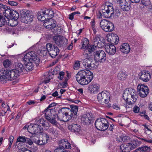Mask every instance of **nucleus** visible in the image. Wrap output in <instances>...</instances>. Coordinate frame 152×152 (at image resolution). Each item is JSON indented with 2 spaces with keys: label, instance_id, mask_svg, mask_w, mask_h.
<instances>
[{
  "label": "nucleus",
  "instance_id": "58836bf2",
  "mask_svg": "<svg viewBox=\"0 0 152 152\" xmlns=\"http://www.w3.org/2000/svg\"><path fill=\"white\" fill-rule=\"evenodd\" d=\"M12 10L10 9V8H8L7 7L6 9L3 12V14L7 18L10 17Z\"/></svg>",
  "mask_w": 152,
  "mask_h": 152
},
{
  "label": "nucleus",
  "instance_id": "f257e3e1",
  "mask_svg": "<svg viewBox=\"0 0 152 152\" xmlns=\"http://www.w3.org/2000/svg\"><path fill=\"white\" fill-rule=\"evenodd\" d=\"M23 60L25 62L24 65L26 71L33 69L34 66L32 62L34 63L36 66L38 65L40 63V59L37 53L32 51L27 53L24 56Z\"/></svg>",
  "mask_w": 152,
  "mask_h": 152
},
{
  "label": "nucleus",
  "instance_id": "7ed1b4c3",
  "mask_svg": "<svg viewBox=\"0 0 152 152\" xmlns=\"http://www.w3.org/2000/svg\"><path fill=\"white\" fill-rule=\"evenodd\" d=\"M20 75L15 69L10 71L2 70L0 71V81L2 83H6L7 80L15 79Z\"/></svg>",
  "mask_w": 152,
  "mask_h": 152
},
{
  "label": "nucleus",
  "instance_id": "1a4fd4ad",
  "mask_svg": "<svg viewBox=\"0 0 152 152\" xmlns=\"http://www.w3.org/2000/svg\"><path fill=\"white\" fill-rule=\"evenodd\" d=\"M45 113V118L50 123L54 125H56L57 122L56 118L57 115L55 112L54 110H48Z\"/></svg>",
  "mask_w": 152,
  "mask_h": 152
},
{
  "label": "nucleus",
  "instance_id": "2eb2a0df",
  "mask_svg": "<svg viewBox=\"0 0 152 152\" xmlns=\"http://www.w3.org/2000/svg\"><path fill=\"white\" fill-rule=\"evenodd\" d=\"M94 56L95 60L100 62H105L106 59V54L103 50L95 51L94 53Z\"/></svg>",
  "mask_w": 152,
  "mask_h": 152
},
{
  "label": "nucleus",
  "instance_id": "de8ad7c7",
  "mask_svg": "<svg viewBox=\"0 0 152 152\" xmlns=\"http://www.w3.org/2000/svg\"><path fill=\"white\" fill-rule=\"evenodd\" d=\"M56 105V103H52L50 104L49 106L47 107V108L44 110V112H45L47 111V110H54L53 109H49L50 108L53 107L54 106H55Z\"/></svg>",
  "mask_w": 152,
  "mask_h": 152
},
{
  "label": "nucleus",
  "instance_id": "0eeeda50",
  "mask_svg": "<svg viewBox=\"0 0 152 152\" xmlns=\"http://www.w3.org/2000/svg\"><path fill=\"white\" fill-rule=\"evenodd\" d=\"M54 16V12L53 11L49 9H45L43 11H41L38 12L37 18L38 20L41 21H48V19L50 17H53Z\"/></svg>",
  "mask_w": 152,
  "mask_h": 152
},
{
  "label": "nucleus",
  "instance_id": "9d476101",
  "mask_svg": "<svg viewBox=\"0 0 152 152\" xmlns=\"http://www.w3.org/2000/svg\"><path fill=\"white\" fill-rule=\"evenodd\" d=\"M114 11L113 7L110 5H108L105 7L104 8L99 11L100 16L105 18H110L114 16Z\"/></svg>",
  "mask_w": 152,
  "mask_h": 152
},
{
  "label": "nucleus",
  "instance_id": "4c0bfd02",
  "mask_svg": "<svg viewBox=\"0 0 152 152\" xmlns=\"http://www.w3.org/2000/svg\"><path fill=\"white\" fill-rule=\"evenodd\" d=\"M91 59H89V58H86L83 60V64L86 68L88 69L90 64L91 63Z\"/></svg>",
  "mask_w": 152,
  "mask_h": 152
},
{
  "label": "nucleus",
  "instance_id": "ddd939ff",
  "mask_svg": "<svg viewBox=\"0 0 152 152\" xmlns=\"http://www.w3.org/2000/svg\"><path fill=\"white\" fill-rule=\"evenodd\" d=\"M20 20L23 23H27L28 22L32 21L34 18V15H31V13L28 11H20Z\"/></svg>",
  "mask_w": 152,
  "mask_h": 152
},
{
  "label": "nucleus",
  "instance_id": "ea45409f",
  "mask_svg": "<svg viewBox=\"0 0 152 152\" xmlns=\"http://www.w3.org/2000/svg\"><path fill=\"white\" fill-rule=\"evenodd\" d=\"M33 135L32 136L31 138L33 142L36 143L39 145V137H38L37 134H32Z\"/></svg>",
  "mask_w": 152,
  "mask_h": 152
},
{
  "label": "nucleus",
  "instance_id": "052dcab7",
  "mask_svg": "<svg viewBox=\"0 0 152 152\" xmlns=\"http://www.w3.org/2000/svg\"><path fill=\"white\" fill-rule=\"evenodd\" d=\"M46 121L43 119H39L38 120L37 124H41L42 126Z\"/></svg>",
  "mask_w": 152,
  "mask_h": 152
},
{
  "label": "nucleus",
  "instance_id": "a211bd4d",
  "mask_svg": "<svg viewBox=\"0 0 152 152\" xmlns=\"http://www.w3.org/2000/svg\"><path fill=\"white\" fill-rule=\"evenodd\" d=\"M95 47L99 48L104 47L105 45V40L103 37L96 36L94 38L93 40Z\"/></svg>",
  "mask_w": 152,
  "mask_h": 152
},
{
  "label": "nucleus",
  "instance_id": "c9c22d12",
  "mask_svg": "<svg viewBox=\"0 0 152 152\" xmlns=\"http://www.w3.org/2000/svg\"><path fill=\"white\" fill-rule=\"evenodd\" d=\"M89 40L87 38H84L83 39L81 42L82 46L80 49H84L88 48V47L89 46Z\"/></svg>",
  "mask_w": 152,
  "mask_h": 152
},
{
  "label": "nucleus",
  "instance_id": "13d9d810",
  "mask_svg": "<svg viewBox=\"0 0 152 152\" xmlns=\"http://www.w3.org/2000/svg\"><path fill=\"white\" fill-rule=\"evenodd\" d=\"M59 76L58 77V78L61 80H62L64 77V73L63 72H59Z\"/></svg>",
  "mask_w": 152,
  "mask_h": 152
},
{
  "label": "nucleus",
  "instance_id": "6ab92c4d",
  "mask_svg": "<svg viewBox=\"0 0 152 152\" xmlns=\"http://www.w3.org/2000/svg\"><path fill=\"white\" fill-rule=\"evenodd\" d=\"M100 86L97 83L92 82L89 85L88 89L91 94L97 93L99 91Z\"/></svg>",
  "mask_w": 152,
  "mask_h": 152
},
{
  "label": "nucleus",
  "instance_id": "79ce46f5",
  "mask_svg": "<svg viewBox=\"0 0 152 152\" xmlns=\"http://www.w3.org/2000/svg\"><path fill=\"white\" fill-rule=\"evenodd\" d=\"M27 138L24 136H19L17 138L16 142H22L25 143Z\"/></svg>",
  "mask_w": 152,
  "mask_h": 152
},
{
  "label": "nucleus",
  "instance_id": "9b49d317",
  "mask_svg": "<svg viewBox=\"0 0 152 152\" xmlns=\"http://www.w3.org/2000/svg\"><path fill=\"white\" fill-rule=\"evenodd\" d=\"M100 26L105 32H111L114 30V26L112 22L105 19H103L100 22Z\"/></svg>",
  "mask_w": 152,
  "mask_h": 152
},
{
  "label": "nucleus",
  "instance_id": "20e7f679",
  "mask_svg": "<svg viewBox=\"0 0 152 152\" xmlns=\"http://www.w3.org/2000/svg\"><path fill=\"white\" fill-rule=\"evenodd\" d=\"M138 97L137 92L132 88L125 89L123 95V99L126 101V104L129 105L134 104Z\"/></svg>",
  "mask_w": 152,
  "mask_h": 152
},
{
  "label": "nucleus",
  "instance_id": "39448f33",
  "mask_svg": "<svg viewBox=\"0 0 152 152\" xmlns=\"http://www.w3.org/2000/svg\"><path fill=\"white\" fill-rule=\"evenodd\" d=\"M70 109L67 107H64L60 109L58 113L57 118L60 121H68L71 120V116L70 115Z\"/></svg>",
  "mask_w": 152,
  "mask_h": 152
},
{
  "label": "nucleus",
  "instance_id": "4468645a",
  "mask_svg": "<svg viewBox=\"0 0 152 152\" xmlns=\"http://www.w3.org/2000/svg\"><path fill=\"white\" fill-rule=\"evenodd\" d=\"M53 40L56 45L60 47L66 45L68 42V40L66 38L59 35L54 36Z\"/></svg>",
  "mask_w": 152,
  "mask_h": 152
},
{
  "label": "nucleus",
  "instance_id": "e433bc0d",
  "mask_svg": "<svg viewBox=\"0 0 152 152\" xmlns=\"http://www.w3.org/2000/svg\"><path fill=\"white\" fill-rule=\"evenodd\" d=\"M127 76L126 74L123 72H119L118 75V78L120 80H124Z\"/></svg>",
  "mask_w": 152,
  "mask_h": 152
},
{
  "label": "nucleus",
  "instance_id": "603ef678",
  "mask_svg": "<svg viewBox=\"0 0 152 152\" xmlns=\"http://www.w3.org/2000/svg\"><path fill=\"white\" fill-rule=\"evenodd\" d=\"M42 126L45 129H48L50 126V125L46 121L42 125Z\"/></svg>",
  "mask_w": 152,
  "mask_h": 152
},
{
  "label": "nucleus",
  "instance_id": "f03ea898",
  "mask_svg": "<svg viewBox=\"0 0 152 152\" xmlns=\"http://www.w3.org/2000/svg\"><path fill=\"white\" fill-rule=\"evenodd\" d=\"M93 77V73L86 69L80 70L76 75L77 81L80 85L83 86L89 83Z\"/></svg>",
  "mask_w": 152,
  "mask_h": 152
},
{
  "label": "nucleus",
  "instance_id": "69168bd1",
  "mask_svg": "<svg viewBox=\"0 0 152 152\" xmlns=\"http://www.w3.org/2000/svg\"><path fill=\"white\" fill-rule=\"evenodd\" d=\"M67 80L66 79L64 82L61 83V85L62 86L63 88L66 87L67 86Z\"/></svg>",
  "mask_w": 152,
  "mask_h": 152
},
{
  "label": "nucleus",
  "instance_id": "393cba45",
  "mask_svg": "<svg viewBox=\"0 0 152 152\" xmlns=\"http://www.w3.org/2000/svg\"><path fill=\"white\" fill-rule=\"evenodd\" d=\"M89 113L83 115L81 118V121L83 123L86 124H90L92 119V117Z\"/></svg>",
  "mask_w": 152,
  "mask_h": 152
},
{
  "label": "nucleus",
  "instance_id": "aec40b11",
  "mask_svg": "<svg viewBox=\"0 0 152 152\" xmlns=\"http://www.w3.org/2000/svg\"><path fill=\"white\" fill-rule=\"evenodd\" d=\"M53 17H50L48 20L46 21L44 23V26L48 29H52L56 27V21L52 18Z\"/></svg>",
  "mask_w": 152,
  "mask_h": 152
},
{
  "label": "nucleus",
  "instance_id": "dca6fc26",
  "mask_svg": "<svg viewBox=\"0 0 152 152\" xmlns=\"http://www.w3.org/2000/svg\"><path fill=\"white\" fill-rule=\"evenodd\" d=\"M43 131V129L41 126L37 124H34L33 125H31L28 129V132L32 134H38Z\"/></svg>",
  "mask_w": 152,
  "mask_h": 152
},
{
  "label": "nucleus",
  "instance_id": "a18cd8bd",
  "mask_svg": "<svg viewBox=\"0 0 152 152\" xmlns=\"http://www.w3.org/2000/svg\"><path fill=\"white\" fill-rule=\"evenodd\" d=\"M96 47H95L94 45H94H91L90 46L89 45L88 47V48H87L86 49L88 50V52H90L91 53L94 51L95 49V48Z\"/></svg>",
  "mask_w": 152,
  "mask_h": 152
},
{
  "label": "nucleus",
  "instance_id": "5701e85b",
  "mask_svg": "<svg viewBox=\"0 0 152 152\" xmlns=\"http://www.w3.org/2000/svg\"><path fill=\"white\" fill-rule=\"evenodd\" d=\"M68 129L72 132L78 134L80 130V126L78 124L73 123L69 125Z\"/></svg>",
  "mask_w": 152,
  "mask_h": 152
},
{
  "label": "nucleus",
  "instance_id": "0e129e2a",
  "mask_svg": "<svg viewBox=\"0 0 152 152\" xmlns=\"http://www.w3.org/2000/svg\"><path fill=\"white\" fill-rule=\"evenodd\" d=\"M22 143L21 142H20L18 143L17 148H18L19 150H21L23 152V151L24 150H23V146L22 145Z\"/></svg>",
  "mask_w": 152,
  "mask_h": 152
},
{
  "label": "nucleus",
  "instance_id": "c03bdc74",
  "mask_svg": "<svg viewBox=\"0 0 152 152\" xmlns=\"http://www.w3.org/2000/svg\"><path fill=\"white\" fill-rule=\"evenodd\" d=\"M3 65L5 68H7L10 66L11 63L10 61L9 60L6 59L3 62Z\"/></svg>",
  "mask_w": 152,
  "mask_h": 152
},
{
  "label": "nucleus",
  "instance_id": "423d86ee",
  "mask_svg": "<svg viewBox=\"0 0 152 152\" xmlns=\"http://www.w3.org/2000/svg\"><path fill=\"white\" fill-rule=\"evenodd\" d=\"M46 49L45 48L42 52L44 51L46 54L47 51L52 58H55L59 53V50L56 45H53L51 44L48 43L46 45Z\"/></svg>",
  "mask_w": 152,
  "mask_h": 152
},
{
  "label": "nucleus",
  "instance_id": "49530a36",
  "mask_svg": "<svg viewBox=\"0 0 152 152\" xmlns=\"http://www.w3.org/2000/svg\"><path fill=\"white\" fill-rule=\"evenodd\" d=\"M85 49V51L83 53V54L84 57L86 58H88V57L90 58V57L91 55V53L90 52H88V50L86 49Z\"/></svg>",
  "mask_w": 152,
  "mask_h": 152
},
{
  "label": "nucleus",
  "instance_id": "f704fd0d",
  "mask_svg": "<svg viewBox=\"0 0 152 152\" xmlns=\"http://www.w3.org/2000/svg\"><path fill=\"white\" fill-rule=\"evenodd\" d=\"M150 149L149 147L144 146L138 148L134 151V152H149Z\"/></svg>",
  "mask_w": 152,
  "mask_h": 152
},
{
  "label": "nucleus",
  "instance_id": "680f3d73",
  "mask_svg": "<svg viewBox=\"0 0 152 152\" xmlns=\"http://www.w3.org/2000/svg\"><path fill=\"white\" fill-rule=\"evenodd\" d=\"M8 3L12 6H16L17 5V3L16 2L13 1H9Z\"/></svg>",
  "mask_w": 152,
  "mask_h": 152
},
{
  "label": "nucleus",
  "instance_id": "4be33fe9",
  "mask_svg": "<svg viewBox=\"0 0 152 152\" xmlns=\"http://www.w3.org/2000/svg\"><path fill=\"white\" fill-rule=\"evenodd\" d=\"M105 48L106 51L109 54L113 55L116 52V48L113 45L106 44L105 45Z\"/></svg>",
  "mask_w": 152,
  "mask_h": 152
},
{
  "label": "nucleus",
  "instance_id": "864d4df0",
  "mask_svg": "<svg viewBox=\"0 0 152 152\" xmlns=\"http://www.w3.org/2000/svg\"><path fill=\"white\" fill-rule=\"evenodd\" d=\"M121 13V10L118 8H116L114 11V15L116 16H119Z\"/></svg>",
  "mask_w": 152,
  "mask_h": 152
},
{
  "label": "nucleus",
  "instance_id": "f3484780",
  "mask_svg": "<svg viewBox=\"0 0 152 152\" xmlns=\"http://www.w3.org/2000/svg\"><path fill=\"white\" fill-rule=\"evenodd\" d=\"M137 92H139V95L141 97L144 98L146 97L148 94L149 90L147 86L142 85L137 86Z\"/></svg>",
  "mask_w": 152,
  "mask_h": 152
},
{
  "label": "nucleus",
  "instance_id": "412c9836",
  "mask_svg": "<svg viewBox=\"0 0 152 152\" xmlns=\"http://www.w3.org/2000/svg\"><path fill=\"white\" fill-rule=\"evenodd\" d=\"M70 109L71 113H70V116H71V120L69 122H75V120L77 117V113L78 110V107L76 106H72L71 107Z\"/></svg>",
  "mask_w": 152,
  "mask_h": 152
},
{
  "label": "nucleus",
  "instance_id": "a878e982",
  "mask_svg": "<svg viewBox=\"0 0 152 152\" xmlns=\"http://www.w3.org/2000/svg\"><path fill=\"white\" fill-rule=\"evenodd\" d=\"M130 2L129 0H125L120 5L121 9L124 11H129L130 8Z\"/></svg>",
  "mask_w": 152,
  "mask_h": 152
},
{
  "label": "nucleus",
  "instance_id": "7c9ffc66",
  "mask_svg": "<svg viewBox=\"0 0 152 152\" xmlns=\"http://www.w3.org/2000/svg\"><path fill=\"white\" fill-rule=\"evenodd\" d=\"M15 70L17 71L20 75V73L22 72L24 69V67L23 64L20 62L15 63Z\"/></svg>",
  "mask_w": 152,
  "mask_h": 152
},
{
  "label": "nucleus",
  "instance_id": "5fc2aeb1",
  "mask_svg": "<svg viewBox=\"0 0 152 152\" xmlns=\"http://www.w3.org/2000/svg\"><path fill=\"white\" fill-rule=\"evenodd\" d=\"M25 143H27L28 144L30 145H32L33 144V141L27 137L26 138V140Z\"/></svg>",
  "mask_w": 152,
  "mask_h": 152
},
{
  "label": "nucleus",
  "instance_id": "b1692460",
  "mask_svg": "<svg viewBox=\"0 0 152 152\" xmlns=\"http://www.w3.org/2000/svg\"><path fill=\"white\" fill-rule=\"evenodd\" d=\"M10 17L12 19H14V22L15 23V24H10V25L12 26H16L18 24L17 20L19 17L18 13L16 10H12Z\"/></svg>",
  "mask_w": 152,
  "mask_h": 152
},
{
  "label": "nucleus",
  "instance_id": "8fccbe9b",
  "mask_svg": "<svg viewBox=\"0 0 152 152\" xmlns=\"http://www.w3.org/2000/svg\"><path fill=\"white\" fill-rule=\"evenodd\" d=\"M48 132L51 135H55L56 133L55 129L53 128H50L48 130Z\"/></svg>",
  "mask_w": 152,
  "mask_h": 152
},
{
  "label": "nucleus",
  "instance_id": "37998d69",
  "mask_svg": "<svg viewBox=\"0 0 152 152\" xmlns=\"http://www.w3.org/2000/svg\"><path fill=\"white\" fill-rule=\"evenodd\" d=\"M1 17L0 18V27L4 25L6 23V20L4 16L1 14Z\"/></svg>",
  "mask_w": 152,
  "mask_h": 152
},
{
  "label": "nucleus",
  "instance_id": "c756f323",
  "mask_svg": "<svg viewBox=\"0 0 152 152\" xmlns=\"http://www.w3.org/2000/svg\"><path fill=\"white\" fill-rule=\"evenodd\" d=\"M60 147L62 149H68L70 147V144L67 141H66L64 139H62L59 141Z\"/></svg>",
  "mask_w": 152,
  "mask_h": 152
},
{
  "label": "nucleus",
  "instance_id": "72a5a7b5",
  "mask_svg": "<svg viewBox=\"0 0 152 152\" xmlns=\"http://www.w3.org/2000/svg\"><path fill=\"white\" fill-rule=\"evenodd\" d=\"M110 39V43L113 44H117L119 41L118 37L115 34L112 35Z\"/></svg>",
  "mask_w": 152,
  "mask_h": 152
},
{
  "label": "nucleus",
  "instance_id": "6e6d98bb",
  "mask_svg": "<svg viewBox=\"0 0 152 152\" xmlns=\"http://www.w3.org/2000/svg\"><path fill=\"white\" fill-rule=\"evenodd\" d=\"M141 3L143 5L146 6L149 4V0H141Z\"/></svg>",
  "mask_w": 152,
  "mask_h": 152
},
{
  "label": "nucleus",
  "instance_id": "bf43d9fd",
  "mask_svg": "<svg viewBox=\"0 0 152 152\" xmlns=\"http://www.w3.org/2000/svg\"><path fill=\"white\" fill-rule=\"evenodd\" d=\"M64 149L62 148L61 147L59 146V148H56L54 150V152H63L64 151Z\"/></svg>",
  "mask_w": 152,
  "mask_h": 152
},
{
  "label": "nucleus",
  "instance_id": "09e8293b",
  "mask_svg": "<svg viewBox=\"0 0 152 152\" xmlns=\"http://www.w3.org/2000/svg\"><path fill=\"white\" fill-rule=\"evenodd\" d=\"M97 67V65L95 63L94 61H91V63L90 64V66L88 69H94Z\"/></svg>",
  "mask_w": 152,
  "mask_h": 152
},
{
  "label": "nucleus",
  "instance_id": "bb28decb",
  "mask_svg": "<svg viewBox=\"0 0 152 152\" xmlns=\"http://www.w3.org/2000/svg\"><path fill=\"white\" fill-rule=\"evenodd\" d=\"M140 78L144 82H148L151 78L150 74L147 71L142 72Z\"/></svg>",
  "mask_w": 152,
  "mask_h": 152
},
{
  "label": "nucleus",
  "instance_id": "2f4dec72",
  "mask_svg": "<svg viewBox=\"0 0 152 152\" xmlns=\"http://www.w3.org/2000/svg\"><path fill=\"white\" fill-rule=\"evenodd\" d=\"M141 142L137 139H134L131 141V142H129L131 148V149H134L137 147L139 146L141 144Z\"/></svg>",
  "mask_w": 152,
  "mask_h": 152
},
{
  "label": "nucleus",
  "instance_id": "774afa93",
  "mask_svg": "<svg viewBox=\"0 0 152 152\" xmlns=\"http://www.w3.org/2000/svg\"><path fill=\"white\" fill-rule=\"evenodd\" d=\"M113 107L114 109H115L117 110H118H118L120 109V108L116 104H113Z\"/></svg>",
  "mask_w": 152,
  "mask_h": 152
},
{
  "label": "nucleus",
  "instance_id": "4d7b16f0",
  "mask_svg": "<svg viewBox=\"0 0 152 152\" xmlns=\"http://www.w3.org/2000/svg\"><path fill=\"white\" fill-rule=\"evenodd\" d=\"M140 107L135 105L133 107V111L135 113H137L139 112Z\"/></svg>",
  "mask_w": 152,
  "mask_h": 152
},
{
  "label": "nucleus",
  "instance_id": "6e6552de",
  "mask_svg": "<svg viewBox=\"0 0 152 152\" xmlns=\"http://www.w3.org/2000/svg\"><path fill=\"white\" fill-rule=\"evenodd\" d=\"M108 122L107 120L104 118H99L96 119L95 125L96 129L101 131L106 130L109 126Z\"/></svg>",
  "mask_w": 152,
  "mask_h": 152
},
{
  "label": "nucleus",
  "instance_id": "473e14b6",
  "mask_svg": "<svg viewBox=\"0 0 152 152\" xmlns=\"http://www.w3.org/2000/svg\"><path fill=\"white\" fill-rule=\"evenodd\" d=\"M49 139V135L47 133H43L42 134V140H39V145H43L47 142L48 140Z\"/></svg>",
  "mask_w": 152,
  "mask_h": 152
},
{
  "label": "nucleus",
  "instance_id": "3c124183",
  "mask_svg": "<svg viewBox=\"0 0 152 152\" xmlns=\"http://www.w3.org/2000/svg\"><path fill=\"white\" fill-rule=\"evenodd\" d=\"M130 140L129 137L127 136H124L121 138V140L123 142H127Z\"/></svg>",
  "mask_w": 152,
  "mask_h": 152
},
{
  "label": "nucleus",
  "instance_id": "a19ab883",
  "mask_svg": "<svg viewBox=\"0 0 152 152\" xmlns=\"http://www.w3.org/2000/svg\"><path fill=\"white\" fill-rule=\"evenodd\" d=\"M80 61H75V63L73 65V69L74 70H78L80 67Z\"/></svg>",
  "mask_w": 152,
  "mask_h": 152
},
{
  "label": "nucleus",
  "instance_id": "c85d7f7f",
  "mask_svg": "<svg viewBox=\"0 0 152 152\" xmlns=\"http://www.w3.org/2000/svg\"><path fill=\"white\" fill-rule=\"evenodd\" d=\"M120 147L122 152H129L131 150H132L129 142L125 143L121 145Z\"/></svg>",
  "mask_w": 152,
  "mask_h": 152
},
{
  "label": "nucleus",
  "instance_id": "e2e57ef3",
  "mask_svg": "<svg viewBox=\"0 0 152 152\" xmlns=\"http://www.w3.org/2000/svg\"><path fill=\"white\" fill-rule=\"evenodd\" d=\"M14 137L13 136H11L9 138V141L10 142L9 147H11L13 141Z\"/></svg>",
  "mask_w": 152,
  "mask_h": 152
},
{
  "label": "nucleus",
  "instance_id": "338daca9",
  "mask_svg": "<svg viewBox=\"0 0 152 152\" xmlns=\"http://www.w3.org/2000/svg\"><path fill=\"white\" fill-rule=\"evenodd\" d=\"M7 6L0 3V9L4 11V10L6 9Z\"/></svg>",
  "mask_w": 152,
  "mask_h": 152
},
{
  "label": "nucleus",
  "instance_id": "cd10ccee",
  "mask_svg": "<svg viewBox=\"0 0 152 152\" xmlns=\"http://www.w3.org/2000/svg\"><path fill=\"white\" fill-rule=\"evenodd\" d=\"M120 51L123 54L128 53L130 50L129 45L127 43L122 44L120 47Z\"/></svg>",
  "mask_w": 152,
  "mask_h": 152
},
{
  "label": "nucleus",
  "instance_id": "f8f14e48",
  "mask_svg": "<svg viewBox=\"0 0 152 152\" xmlns=\"http://www.w3.org/2000/svg\"><path fill=\"white\" fill-rule=\"evenodd\" d=\"M97 99L101 104H107L110 100V94L107 91H102L98 94Z\"/></svg>",
  "mask_w": 152,
  "mask_h": 152
}]
</instances>
